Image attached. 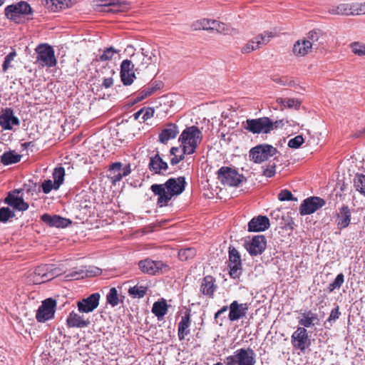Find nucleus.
<instances>
[{"label":"nucleus","mask_w":365,"mask_h":365,"mask_svg":"<svg viewBox=\"0 0 365 365\" xmlns=\"http://www.w3.org/2000/svg\"><path fill=\"white\" fill-rule=\"evenodd\" d=\"M185 185L184 177L171 178L163 184L152 185L150 190L158 196V205L163 207L168 205L173 197L180 195L184 191Z\"/></svg>","instance_id":"obj_1"},{"label":"nucleus","mask_w":365,"mask_h":365,"mask_svg":"<svg viewBox=\"0 0 365 365\" xmlns=\"http://www.w3.org/2000/svg\"><path fill=\"white\" fill-rule=\"evenodd\" d=\"M284 126L282 120L273 121L268 117L247 119L244 128L252 134H268Z\"/></svg>","instance_id":"obj_2"},{"label":"nucleus","mask_w":365,"mask_h":365,"mask_svg":"<svg viewBox=\"0 0 365 365\" xmlns=\"http://www.w3.org/2000/svg\"><path fill=\"white\" fill-rule=\"evenodd\" d=\"M4 15L6 19L16 24H21L25 19H32L33 9L28 2L21 1L6 6Z\"/></svg>","instance_id":"obj_3"},{"label":"nucleus","mask_w":365,"mask_h":365,"mask_svg":"<svg viewBox=\"0 0 365 365\" xmlns=\"http://www.w3.org/2000/svg\"><path fill=\"white\" fill-rule=\"evenodd\" d=\"M201 139L202 133L197 126L192 125L185 128L179 137V141L181 143L183 155H191L194 153Z\"/></svg>","instance_id":"obj_4"},{"label":"nucleus","mask_w":365,"mask_h":365,"mask_svg":"<svg viewBox=\"0 0 365 365\" xmlns=\"http://www.w3.org/2000/svg\"><path fill=\"white\" fill-rule=\"evenodd\" d=\"M225 365H255L256 354L251 348L237 349L232 355L225 357Z\"/></svg>","instance_id":"obj_5"},{"label":"nucleus","mask_w":365,"mask_h":365,"mask_svg":"<svg viewBox=\"0 0 365 365\" xmlns=\"http://www.w3.org/2000/svg\"><path fill=\"white\" fill-rule=\"evenodd\" d=\"M159 51L157 49H146L141 48L140 53H133L131 56V58L133 61L137 63L138 61H140L139 64L137 65V68L135 71L138 69L145 68L149 65H156L159 62Z\"/></svg>","instance_id":"obj_6"},{"label":"nucleus","mask_w":365,"mask_h":365,"mask_svg":"<svg viewBox=\"0 0 365 365\" xmlns=\"http://www.w3.org/2000/svg\"><path fill=\"white\" fill-rule=\"evenodd\" d=\"M217 178L223 185L234 187L239 185L245 178L235 169L224 166L218 170Z\"/></svg>","instance_id":"obj_7"},{"label":"nucleus","mask_w":365,"mask_h":365,"mask_svg":"<svg viewBox=\"0 0 365 365\" xmlns=\"http://www.w3.org/2000/svg\"><path fill=\"white\" fill-rule=\"evenodd\" d=\"M277 150L271 145L262 144L252 148L250 150L249 156L255 163H261L274 156Z\"/></svg>","instance_id":"obj_8"},{"label":"nucleus","mask_w":365,"mask_h":365,"mask_svg":"<svg viewBox=\"0 0 365 365\" xmlns=\"http://www.w3.org/2000/svg\"><path fill=\"white\" fill-rule=\"evenodd\" d=\"M25 187L10 191L4 200L5 204L12 207V210L25 211L29 205L24 200V191Z\"/></svg>","instance_id":"obj_9"},{"label":"nucleus","mask_w":365,"mask_h":365,"mask_svg":"<svg viewBox=\"0 0 365 365\" xmlns=\"http://www.w3.org/2000/svg\"><path fill=\"white\" fill-rule=\"evenodd\" d=\"M291 342L294 349L304 352L311 344L307 330L298 327L291 336Z\"/></svg>","instance_id":"obj_10"},{"label":"nucleus","mask_w":365,"mask_h":365,"mask_svg":"<svg viewBox=\"0 0 365 365\" xmlns=\"http://www.w3.org/2000/svg\"><path fill=\"white\" fill-rule=\"evenodd\" d=\"M274 36L272 32L265 31L263 34L257 35L249 41L245 46L241 48L242 53H249L264 45L267 44L270 39Z\"/></svg>","instance_id":"obj_11"},{"label":"nucleus","mask_w":365,"mask_h":365,"mask_svg":"<svg viewBox=\"0 0 365 365\" xmlns=\"http://www.w3.org/2000/svg\"><path fill=\"white\" fill-rule=\"evenodd\" d=\"M229 274L232 279H238L242 274V262L239 252L234 247L229 250Z\"/></svg>","instance_id":"obj_12"},{"label":"nucleus","mask_w":365,"mask_h":365,"mask_svg":"<svg viewBox=\"0 0 365 365\" xmlns=\"http://www.w3.org/2000/svg\"><path fill=\"white\" fill-rule=\"evenodd\" d=\"M133 61L125 59L120 63V77L124 86L131 85L136 78Z\"/></svg>","instance_id":"obj_13"},{"label":"nucleus","mask_w":365,"mask_h":365,"mask_svg":"<svg viewBox=\"0 0 365 365\" xmlns=\"http://www.w3.org/2000/svg\"><path fill=\"white\" fill-rule=\"evenodd\" d=\"M325 200L319 197H310L305 199L299 207L301 215H311L325 205Z\"/></svg>","instance_id":"obj_14"},{"label":"nucleus","mask_w":365,"mask_h":365,"mask_svg":"<svg viewBox=\"0 0 365 365\" xmlns=\"http://www.w3.org/2000/svg\"><path fill=\"white\" fill-rule=\"evenodd\" d=\"M139 269L145 274L156 275L162 272L166 265L161 261H154L149 258L140 260L138 262Z\"/></svg>","instance_id":"obj_15"},{"label":"nucleus","mask_w":365,"mask_h":365,"mask_svg":"<svg viewBox=\"0 0 365 365\" xmlns=\"http://www.w3.org/2000/svg\"><path fill=\"white\" fill-rule=\"evenodd\" d=\"M267 247V240L264 235L254 237L245 243V248L252 256L261 255Z\"/></svg>","instance_id":"obj_16"},{"label":"nucleus","mask_w":365,"mask_h":365,"mask_svg":"<svg viewBox=\"0 0 365 365\" xmlns=\"http://www.w3.org/2000/svg\"><path fill=\"white\" fill-rule=\"evenodd\" d=\"M101 295L99 293H93L86 298L77 302V307L81 313H90L95 310L98 304Z\"/></svg>","instance_id":"obj_17"},{"label":"nucleus","mask_w":365,"mask_h":365,"mask_svg":"<svg viewBox=\"0 0 365 365\" xmlns=\"http://www.w3.org/2000/svg\"><path fill=\"white\" fill-rule=\"evenodd\" d=\"M19 118L14 116L11 108H6L0 112V126L4 130H11L13 125H19Z\"/></svg>","instance_id":"obj_18"},{"label":"nucleus","mask_w":365,"mask_h":365,"mask_svg":"<svg viewBox=\"0 0 365 365\" xmlns=\"http://www.w3.org/2000/svg\"><path fill=\"white\" fill-rule=\"evenodd\" d=\"M229 320L235 322L246 316L248 304L247 303L239 304L237 301H233L229 306Z\"/></svg>","instance_id":"obj_19"},{"label":"nucleus","mask_w":365,"mask_h":365,"mask_svg":"<svg viewBox=\"0 0 365 365\" xmlns=\"http://www.w3.org/2000/svg\"><path fill=\"white\" fill-rule=\"evenodd\" d=\"M65 177V170L63 167L56 168L52 173V180H47V194L51 190H57L63 184Z\"/></svg>","instance_id":"obj_20"},{"label":"nucleus","mask_w":365,"mask_h":365,"mask_svg":"<svg viewBox=\"0 0 365 365\" xmlns=\"http://www.w3.org/2000/svg\"><path fill=\"white\" fill-rule=\"evenodd\" d=\"M270 226L269 220L267 216L258 215L253 217L248 222L249 232H263L267 230Z\"/></svg>","instance_id":"obj_21"},{"label":"nucleus","mask_w":365,"mask_h":365,"mask_svg":"<svg viewBox=\"0 0 365 365\" xmlns=\"http://www.w3.org/2000/svg\"><path fill=\"white\" fill-rule=\"evenodd\" d=\"M90 320L85 319L84 316L72 311L66 319V325L68 328H86L90 324Z\"/></svg>","instance_id":"obj_22"},{"label":"nucleus","mask_w":365,"mask_h":365,"mask_svg":"<svg viewBox=\"0 0 365 365\" xmlns=\"http://www.w3.org/2000/svg\"><path fill=\"white\" fill-rule=\"evenodd\" d=\"M351 212L347 205H342L339 208L336 213V225L339 229H344L347 227L351 222Z\"/></svg>","instance_id":"obj_23"},{"label":"nucleus","mask_w":365,"mask_h":365,"mask_svg":"<svg viewBox=\"0 0 365 365\" xmlns=\"http://www.w3.org/2000/svg\"><path fill=\"white\" fill-rule=\"evenodd\" d=\"M178 133L179 129L178 125L174 123H170L159 133V142L165 144L168 140L175 138Z\"/></svg>","instance_id":"obj_24"},{"label":"nucleus","mask_w":365,"mask_h":365,"mask_svg":"<svg viewBox=\"0 0 365 365\" xmlns=\"http://www.w3.org/2000/svg\"><path fill=\"white\" fill-rule=\"evenodd\" d=\"M217 289L215 279L210 275L205 276L202 281L200 292L206 296L213 297L214 293Z\"/></svg>","instance_id":"obj_25"},{"label":"nucleus","mask_w":365,"mask_h":365,"mask_svg":"<svg viewBox=\"0 0 365 365\" xmlns=\"http://www.w3.org/2000/svg\"><path fill=\"white\" fill-rule=\"evenodd\" d=\"M168 168V163L163 160L158 153L150 158L149 170L151 172L160 174L162 171H165Z\"/></svg>","instance_id":"obj_26"},{"label":"nucleus","mask_w":365,"mask_h":365,"mask_svg":"<svg viewBox=\"0 0 365 365\" xmlns=\"http://www.w3.org/2000/svg\"><path fill=\"white\" fill-rule=\"evenodd\" d=\"M312 49L310 43L303 38L294 43L292 52L296 56H304L310 53Z\"/></svg>","instance_id":"obj_27"},{"label":"nucleus","mask_w":365,"mask_h":365,"mask_svg":"<svg viewBox=\"0 0 365 365\" xmlns=\"http://www.w3.org/2000/svg\"><path fill=\"white\" fill-rule=\"evenodd\" d=\"M190 315L189 313L182 317L178 323V335L180 340L185 339L190 334Z\"/></svg>","instance_id":"obj_28"},{"label":"nucleus","mask_w":365,"mask_h":365,"mask_svg":"<svg viewBox=\"0 0 365 365\" xmlns=\"http://www.w3.org/2000/svg\"><path fill=\"white\" fill-rule=\"evenodd\" d=\"M46 266L41 265L36 267L29 277V282L35 284H42L46 282Z\"/></svg>","instance_id":"obj_29"},{"label":"nucleus","mask_w":365,"mask_h":365,"mask_svg":"<svg viewBox=\"0 0 365 365\" xmlns=\"http://www.w3.org/2000/svg\"><path fill=\"white\" fill-rule=\"evenodd\" d=\"M304 39L310 43L312 48L317 49L322 43V40L324 39V36L319 30H313L309 32Z\"/></svg>","instance_id":"obj_30"},{"label":"nucleus","mask_w":365,"mask_h":365,"mask_svg":"<svg viewBox=\"0 0 365 365\" xmlns=\"http://www.w3.org/2000/svg\"><path fill=\"white\" fill-rule=\"evenodd\" d=\"M71 224L69 219L62 217L59 215H47V225L51 227H56L58 228H65Z\"/></svg>","instance_id":"obj_31"},{"label":"nucleus","mask_w":365,"mask_h":365,"mask_svg":"<svg viewBox=\"0 0 365 365\" xmlns=\"http://www.w3.org/2000/svg\"><path fill=\"white\" fill-rule=\"evenodd\" d=\"M317 321V314L309 310L302 314V318L299 320V324L300 327L306 329L314 326L315 324V322Z\"/></svg>","instance_id":"obj_32"},{"label":"nucleus","mask_w":365,"mask_h":365,"mask_svg":"<svg viewBox=\"0 0 365 365\" xmlns=\"http://www.w3.org/2000/svg\"><path fill=\"white\" fill-rule=\"evenodd\" d=\"M276 103L280 106L281 110L285 108L299 109L301 105V102L296 98H277Z\"/></svg>","instance_id":"obj_33"},{"label":"nucleus","mask_w":365,"mask_h":365,"mask_svg":"<svg viewBox=\"0 0 365 365\" xmlns=\"http://www.w3.org/2000/svg\"><path fill=\"white\" fill-rule=\"evenodd\" d=\"M69 0H47V10L56 12L69 6Z\"/></svg>","instance_id":"obj_34"},{"label":"nucleus","mask_w":365,"mask_h":365,"mask_svg":"<svg viewBox=\"0 0 365 365\" xmlns=\"http://www.w3.org/2000/svg\"><path fill=\"white\" fill-rule=\"evenodd\" d=\"M21 155L15 153L14 151H8L0 157L1 163L4 165L16 163L21 160Z\"/></svg>","instance_id":"obj_35"},{"label":"nucleus","mask_w":365,"mask_h":365,"mask_svg":"<svg viewBox=\"0 0 365 365\" xmlns=\"http://www.w3.org/2000/svg\"><path fill=\"white\" fill-rule=\"evenodd\" d=\"M148 290V285L136 284L128 289V294L133 298H143Z\"/></svg>","instance_id":"obj_36"},{"label":"nucleus","mask_w":365,"mask_h":365,"mask_svg":"<svg viewBox=\"0 0 365 365\" xmlns=\"http://www.w3.org/2000/svg\"><path fill=\"white\" fill-rule=\"evenodd\" d=\"M329 13L333 15L351 16L350 4H341L337 6H332L329 8Z\"/></svg>","instance_id":"obj_37"},{"label":"nucleus","mask_w":365,"mask_h":365,"mask_svg":"<svg viewBox=\"0 0 365 365\" xmlns=\"http://www.w3.org/2000/svg\"><path fill=\"white\" fill-rule=\"evenodd\" d=\"M168 312V304L165 300L156 302L153 304L152 312L159 319L164 317Z\"/></svg>","instance_id":"obj_38"},{"label":"nucleus","mask_w":365,"mask_h":365,"mask_svg":"<svg viewBox=\"0 0 365 365\" xmlns=\"http://www.w3.org/2000/svg\"><path fill=\"white\" fill-rule=\"evenodd\" d=\"M215 20L209 19H202L195 21L192 27L195 30H213Z\"/></svg>","instance_id":"obj_39"},{"label":"nucleus","mask_w":365,"mask_h":365,"mask_svg":"<svg viewBox=\"0 0 365 365\" xmlns=\"http://www.w3.org/2000/svg\"><path fill=\"white\" fill-rule=\"evenodd\" d=\"M64 269L61 264H47V282L62 274Z\"/></svg>","instance_id":"obj_40"},{"label":"nucleus","mask_w":365,"mask_h":365,"mask_svg":"<svg viewBox=\"0 0 365 365\" xmlns=\"http://www.w3.org/2000/svg\"><path fill=\"white\" fill-rule=\"evenodd\" d=\"M354 185L356 190L365 197V175H356L354 180Z\"/></svg>","instance_id":"obj_41"},{"label":"nucleus","mask_w":365,"mask_h":365,"mask_svg":"<svg viewBox=\"0 0 365 365\" xmlns=\"http://www.w3.org/2000/svg\"><path fill=\"white\" fill-rule=\"evenodd\" d=\"M216 31L219 33L224 34H235L237 31L234 29L229 28L225 24L215 20V24L212 31Z\"/></svg>","instance_id":"obj_42"},{"label":"nucleus","mask_w":365,"mask_h":365,"mask_svg":"<svg viewBox=\"0 0 365 365\" xmlns=\"http://www.w3.org/2000/svg\"><path fill=\"white\" fill-rule=\"evenodd\" d=\"M121 166L120 163H114L110 166V170L113 173L111 178L113 182H119L123 178L121 173Z\"/></svg>","instance_id":"obj_43"},{"label":"nucleus","mask_w":365,"mask_h":365,"mask_svg":"<svg viewBox=\"0 0 365 365\" xmlns=\"http://www.w3.org/2000/svg\"><path fill=\"white\" fill-rule=\"evenodd\" d=\"M56 300L53 298H47L46 300V319L47 321L54 318L56 308Z\"/></svg>","instance_id":"obj_44"},{"label":"nucleus","mask_w":365,"mask_h":365,"mask_svg":"<svg viewBox=\"0 0 365 365\" xmlns=\"http://www.w3.org/2000/svg\"><path fill=\"white\" fill-rule=\"evenodd\" d=\"M107 303L113 307L119 304V298L118 291L115 287H112L106 296Z\"/></svg>","instance_id":"obj_45"},{"label":"nucleus","mask_w":365,"mask_h":365,"mask_svg":"<svg viewBox=\"0 0 365 365\" xmlns=\"http://www.w3.org/2000/svg\"><path fill=\"white\" fill-rule=\"evenodd\" d=\"M17 56L16 51L13 49L11 52H10L8 55L6 56L4 61L2 64V71L6 73L8 69L13 67L11 64L12 61H14L15 57Z\"/></svg>","instance_id":"obj_46"},{"label":"nucleus","mask_w":365,"mask_h":365,"mask_svg":"<svg viewBox=\"0 0 365 365\" xmlns=\"http://www.w3.org/2000/svg\"><path fill=\"white\" fill-rule=\"evenodd\" d=\"M15 217L14 211L11 210L9 207H3L0 208V222L5 223L9 219Z\"/></svg>","instance_id":"obj_47"},{"label":"nucleus","mask_w":365,"mask_h":365,"mask_svg":"<svg viewBox=\"0 0 365 365\" xmlns=\"http://www.w3.org/2000/svg\"><path fill=\"white\" fill-rule=\"evenodd\" d=\"M196 255V251L192 247L182 249L178 252V256L180 260L186 261L193 258Z\"/></svg>","instance_id":"obj_48"},{"label":"nucleus","mask_w":365,"mask_h":365,"mask_svg":"<svg viewBox=\"0 0 365 365\" xmlns=\"http://www.w3.org/2000/svg\"><path fill=\"white\" fill-rule=\"evenodd\" d=\"M37 61L43 67L46 65V43H41L36 48Z\"/></svg>","instance_id":"obj_49"},{"label":"nucleus","mask_w":365,"mask_h":365,"mask_svg":"<svg viewBox=\"0 0 365 365\" xmlns=\"http://www.w3.org/2000/svg\"><path fill=\"white\" fill-rule=\"evenodd\" d=\"M118 53V50L110 46L104 49L103 53L99 56L101 61H110L113 56Z\"/></svg>","instance_id":"obj_50"},{"label":"nucleus","mask_w":365,"mask_h":365,"mask_svg":"<svg viewBox=\"0 0 365 365\" xmlns=\"http://www.w3.org/2000/svg\"><path fill=\"white\" fill-rule=\"evenodd\" d=\"M351 16L365 14L364 3H351L350 4Z\"/></svg>","instance_id":"obj_51"},{"label":"nucleus","mask_w":365,"mask_h":365,"mask_svg":"<svg viewBox=\"0 0 365 365\" xmlns=\"http://www.w3.org/2000/svg\"><path fill=\"white\" fill-rule=\"evenodd\" d=\"M350 48L355 55L365 56V43L355 41L350 44Z\"/></svg>","instance_id":"obj_52"},{"label":"nucleus","mask_w":365,"mask_h":365,"mask_svg":"<svg viewBox=\"0 0 365 365\" xmlns=\"http://www.w3.org/2000/svg\"><path fill=\"white\" fill-rule=\"evenodd\" d=\"M56 63L54 49L51 46L47 44V67L55 66Z\"/></svg>","instance_id":"obj_53"},{"label":"nucleus","mask_w":365,"mask_h":365,"mask_svg":"<svg viewBox=\"0 0 365 365\" xmlns=\"http://www.w3.org/2000/svg\"><path fill=\"white\" fill-rule=\"evenodd\" d=\"M344 281V276L342 273L339 274L333 282L329 284V290L330 292H333L334 289H339Z\"/></svg>","instance_id":"obj_54"},{"label":"nucleus","mask_w":365,"mask_h":365,"mask_svg":"<svg viewBox=\"0 0 365 365\" xmlns=\"http://www.w3.org/2000/svg\"><path fill=\"white\" fill-rule=\"evenodd\" d=\"M341 312H339V306H336L334 309L331 311V313L325 322V326L329 324L330 327L332 326L333 323L339 318Z\"/></svg>","instance_id":"obj_55"},{"label":"nucleus","mask_w":365,"mask_h":365,"mask_svg":"<svg viewBox=\"0 0 365 365\" xmlns=\"http://www.w3.org/2000/svg\"><path fill=\"white\" fill-rule=\"evenodd\" d=\"M36 317L38 322H46V299L41 302V305L37 311Z\"/></svg>","instance_id":"obj_56"},{"label":"nucleus","mask_w":365,"mask_h":365,"mask_svg":"<svg viewBox=\"0 0 365 365\" xmlns=\"http://www.w3.org/2000/svg\"><path fill=\"white\" fill-rule=\"evenodd\" d=\"M304 141L302 135H299L289 140L288 146L291 148L297 149L302 145Z\"/></svg>","instance_id":"obj_57"},{"label":"nucleus","mask_w":365,"mask_h":365,"mask_svg":"<svg viewBox=\"0 0 365 365\" xmlns=\"http://www.w3.org/2000/svg\"><path fill=\"white\" fill-rule=\"evenodd\" d=\"M276 173V165L274 163L267 165L263 170V175L267 178L273 177Z\"/></svg>","instance_id":"obj_58"},{"label":"nucleus","mask_w":365,"mask_h":365,"mask_svg":"<svg viewBox=\"0 0 365 365\" xmlns=\"http://www.w3.org/2000/svg\"><path fill=\"white\" fill-rule=\"evenodd\" d=\"M142 110H143V116L141 117L143 121H145L148 119H150V118H152L154 115V113H155V110L153 108H141Z\"/></svg>","instance_id":"obj_59"},{"label":"nucleus","mask_w":365,"mask_h":365,"mask_svg":"<svg viewBox=\"0 0 365 365\" xmlns=\"http://www.w3.org/2000/svg\"><path fill=\"white\" fill-rule=\"evenodd\" d=\"M278 199L280 201L292 200H293V195L290 191L283 190L279 193Z\"/></svg>","instance_id":"obj_60"},{"label":"nucleus","mask_w":365,"mask_h":365,"mask_svg":"<svg viewBox=\"0 0 365 365\" xmlns=\"http://www.w3.org/2000/svg\"><path fill=\"white\" fill-rule=\"evenodd\" d=\"M83 272L82 270L79 271H72L69 274H68L66 277L70 279H78L79 278L83 277Z\"/></svg>","instance_id":"obj_61"},{"label":"nucleus","mask_w":365,"mask_h":365,"mask_svg":"<svg viewBox=\"0 0 365 365\" xmlns=\"http://www.w3.org/2000/svg\"><path fill=\"white\" fill-rule=\"evenodd\" d=\"M159 88H160V86H158V85H156L155 86L153 85L149 86L143 89L145 91V96H151Z\"/></svg>","instance_id":"obj_62"},{"label":"nucleus","mask_w":365,"mask_h":365,"mask_svg":"<svg viewBox=\"0 0 365 365\" xmlns=\"http://www.w3.org/2000/svg\"><path fill=\"white\" fill-rule=\"evenodd\" d=\"M113 85V79L111 77L103 79L102 86L105 88H109Z\"/></svg>","instance_id":"obj_63"},{"label":"nucleus","mask_w":365,"mask_h":365,"mask_svg":"<svg viewBox=\"0 0 365 365\" xmlns=\"http://www.w3.org/2000/svg\"><path fill=\"white\" fill-rule=\"evenodd\" d=\"M184 158V156L183 155H181L180 156L178 155H175L173 156L171 160H170V164L172 165H177L178 163H179L182 159Z\"/></svg>","instance_id":"obj_64"}]
</instances>
